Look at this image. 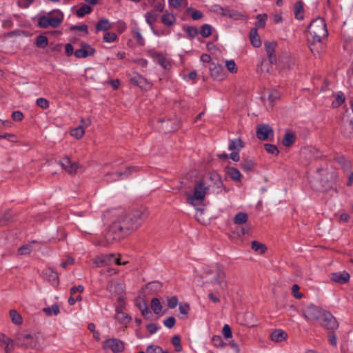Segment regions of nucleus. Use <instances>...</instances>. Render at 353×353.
<instances>
[{
    "label": "nucleus",
    "mask_w": 353,
    "mask_h": 353,
    "mask_svg": "<svg viewBox=\"0 0 353 353\" xmlns=\"http://www.w3.org/2000/svg\"><path fill=\"white\" fill-rule=\"evenodd\" d=\"M148 212L147 209L140 208L128 213L121 210L118 218L112 223L108 234L123 233L124 234L137 230L147 219Z\"/></svg>",
    "instance_id": "obj_1"
},
{
    "label": "nucleus",
    "mask_w": 353,
    "mask_h": 353,
    "mask_svg": "<svg viewBox=\"0 0 353 353\" xmlns=\"http://www.w3.org/2000/svg\"><path fill=\"white\" fill-rule=\"evenodd\" d=\"M308 32L312 38V42L310 45V50L312 52L314 50V45L316 43H321L323 39L328 35L326 23L324 19L317 17L314 19L309 25Z\"/></svg>",
    "instance_id": "obj_2"
},
{
    "label": "nucleus",
    "mask_w": 353,
    "mask_h": 353,
    "mask_svg": "<svg viewBox=\"0 0 353 353\" xmlns=\"http://www.w3.org/2000/svg\"><path fill=\"white\" fill-rule=\"evenodd\" d=\"M200 274L216 284L219 289H223L227 285L225 272L219 265L203 267Z\"/></svg>",
    "instance_id": "obj_3"
},
{
    "label": "nucleus",
    "mask_w": 353,
    "mask_h": 353,
    "mask_svg": "<svg viewBox=\"0 0 353 353\" xmlns=\"http://www.w3.org/2000/svg\"><path fill=\"white\" fill-rule=\"evenodd\" d=\"M63 14L60 10L49 12L48 15L41 16L38 19V26L41 28L59 27L63 21Z\"/></svg>",
    "instance_id": "obj_4"
},
{
    "label": "nucleus",
    "mask_w": 353,
    "mask_h": 353,
    "mask_svg": "<svg viewBox=\"0 0 353 353\" xmlns=\"http://www.w3.org/2000/svg\"><path fill=\"white\" fill-rule=\"evenodd\" d=\"M210 185H207L203 181L196 182L194 187V193L192 195L190 193H187V202L188 203L195 206L203 202L204 200L207 192L210 190Z\"/></svg>",
    "instance_id": "obj_5"
},
{
    "label": "nucleus",
    "mask_w": 353,
    "mask_h": 353,
    "mask_svg": "<svg viewBox=\"0 0 353 353\" xmlns=\"http://www.w3.org/2000/svg\"><path fill=\"white\" fill-rule=\"evenodd\" d=\"M316 179L327 188H332L338 180L337 172L331 170L328 171L327 168H319L316 170Z\"/></svg>",
    "instance_id": "obj_6"
},
{
    "label": "nucleus",
    "mask_w": 353,
    "mask_h": 353,
    "mask_svg": "<svg viewBox=\"0 0 353 353\" xmlns=\"http://www.w3.org/2000/svg\"><path fill=\"white\" fill-rule=\"evenodd\" d=\"M14 341L17 345L26 348H35L38 344L36 336L27 333H18L15 336Z\"/></svg>",
    "instance_id": "obj_7"
},
{
    "label": "nucleus",
    "mask_w": 353,
    "mask_h": 353,
    "mask_svg": "<svg viewBox=\"0 0 353 353\" xmlns=\"http://www.w3.org/2000/svg\"><path fill=\"white\" fill-rule=\"evenodd\" d=\"M324 312L325 310L319 307L310 305L304 309L303 314L308 321H319Z\"/></svg>",
    "instance_id": "obj_8"
},
{
    "label": "nucleus",
    "mask_w": 353,
    "mask_h": 353,
    "mask_svg": "<svg viewBox=\"0 0 353 353\" xmlns=\"http://www.w3.org/2000/svg\"><path fill=\"white\" fill-rule=\"evenodd\" d=\"M137 170L136 167H129L124 172L108 173L104 176V180L108 183L119 181L128 177L132 172Z\"/></svg>",
    "instance_id": "obj_9"
},
{
    "label": "nucleus",
    "mask_w": 353,
    "mask_h": 353,
    "mask_svg": "<svg viewBox=\"0 0 353 353\" xmlns=\"http://www.w3.org/2000/svg\"><path fill=\"white\" fill-rule=\"evenodd\" d=\"M319 322L321 326L327 330H335L339 327V323L335 317L325 310Z\"/></svg>",
    "instance_id": "obj_10"
},
{
    "label": "nucleus",
    "mask_w": 353,
    "mask_h": 353,
    "mask_svg": "<svg viewBox=\"0 0 353 353\" xmlns=\"http://www.w3.org/2000/svg\"><path fill=\"white\" fill-rule=\"evenodd\" d=\"M103 347L110 350L113 353H119L124 350V343L118 339H109L103 342Z\"/></svg>",
    "instance_id": "obj_11"
},
{
    "label": "nucleus",
    "mask_w": 353,
    "mask_h": 353,
    "mask_svg": "<svg viewBox=\"0 0 353 353\" xmlns=\"http://www.w3.org/2000/svg\"><path fill=\"white\" fill-rule=\"evenodd\" d=\"M95 53V50L88 43H83L81 44V48L76 50L74 52L77 58H86L92 56Z\"/></svg>",
    "instance_id": "obj_12"
},
{
    "label": "nucleus",
    "mask_w": 353,
    "mask_h": 353,
    "mask_svg": "<svg viewBox=\"0 0 353 353\" xmlns=\"http://www.w3.org/2000/svg\"><path fill=\"white\" fill-rule=\"evenodd\" d=\"M210 180L212 181V184H209L210 188H212L213 192L219 194L221 192L223 188V183L221 179L219 174L216 172H212L209 176Z\"/></svg>",
    "instance_id": "obj_13"
},
{
    "label": "nucleus",
    "mask_w": 353,
    "mask_h": 353,
    "mask_svg": "<svg viewBox=\"0 0 353 353\" xmlns=\"http://www.w3.org/2000/svg\"><path fill=\"white\" fill-rule=\"evenodd\" d=\"M124 289V284L118 281H109L106 287L107 291L112 295H120L123 294Z\"/></svg>",
    "instance_id": "obj_14"
},
{
    "label": "nucleus",
    "mask_w": 353,
    "mask_h": 353,
    "mask_svg": "<svg viewBox=\"0 0 353 353\" xmlns=\"http://www.w3.org/2000/svg\"><path fill=\"white\" fill-rule=\"evenodd\" d=\"M270 135H273V130L267 124H259L256 128V137L259 139L265 141Z\"/></svg>",
    "instance_id": "obj_15"
},
{
    "label": "nucleus",
    "mask_w": 353,
    "mask_h": 353,
    "mask_svg": "<svg viewBox=\"0 0 353 353\" xmlns=\"http://www.w3.org/2000/svg\"><path fill=\"white\" fill-rule=\"evenodd\" d=\"M130 82L143 90H148L152 86L145 78L138 74L130 78Z\"/></svg>",
    "instance_id": "obj_16"
},
{
    "label": "nucleus",
    "mask_w": 353,
    "mask_h": 353,
    "mask_svg": "<svg viewBox=\"0 0 353 353\" xmlns=\"http://www.w3.org/2000/svg\"><path fill=\"white\" fill-rule=\"evenodd\" d=\"M210 72L211 77L215 80L221 81L225 78V74L223 68L221 65L212 63L210 68Z\"/></svg>",
    "instance_id": "obj_17"
},
{
    "label": "nucleus",
    "mask_w": 353,
    "mask_h": 353,
    "mask_svg": "<svg viewBox=\"0 0 353 353\" xmlns=\"http://www.w3.org/2000/svg\"><path fill=\"white\" fill-rule=\"evenodd\" d=\"M276 43L275 42H265V49L268 57L269 61L271 64L276 63V57L275 54V48Z\"/></svg>",
    "instance_id": "obj_18"
},
{
    "label": "nucleus",
    "mask_w": 353,
    "mask_h": 353,
    "mask_svg": "<svg viewBox=\"0 0 353 353\" xmlns=\"http://www.w3.org/2000/svg\"><path fill=\"white\" fill-rule=\"evenodd\" d=\"M14 342L12 339L8 337L5 334L0 332V345L4 346L6 353H10L14 349Z\"/></svg>",
    "instance_id": "obj_19"
},
{
    "label": "nucleus",
    "mask_w": 353,
    "mask_h": 353,
    "mask_svg": "<svg viewBox=\"0 0 353 353\" xmlns=\"http://www.w3.org/2000/svg\"><path fill=\"white\" fill-rule=\"evenodd\" d=\"M330 279L335 283L344 284L350 280V274L345 271L332 273Z\"/></svg>",
    "instance_id": "obj_20"
},
{
    "label": "nucleus",
    "mask_w": 353,
    "mask_h": 353,
    "mask_svg": "<svg viewBox=\"0 0 353 353\" xmlns=\"http://www.w3.org/2000/svg\"><path fill=\"white\" fill-rule=\"evenodd\" d=\"M43 276L52 283V284L58 283V274L53 269L48 268L43 271Z\"/></svg>",
    "instance_id": "obj_21"
},
{
    "label": "nucleus",
    "mask_w": 353,
    "mask_h": 353,
    "mask_svg": "<svg viewBox=\"0 0 353 353\" xmlns=\"http://www.w3.org/2000/svg\"><path fill=\"white\" fill-rule=\"evenodd\" d=\"M157 12L158 11L155 10H150L147 12L144 15L145 21L149 25L150 28H152V26H154V23L157 21L159 17Z\"/></svg>",
    "instance_id": "obj_22"
},
{
    "label": "nucleus",
    "mask_w": 353,
    "mask_h": 353,
    "mask_svg": "<svg viewBox=\"0 0 353 353\" xmlns=\"http://www.w3.org/2000/svg\"><path fill=\"white\" fill-rule=\"evenodd\" d=\"M279 63L283 69H290L295 63L294 59L288 55L280 57L279 59Z\"/></svg>",
    "instance_id": "obj_23"
},
{
    "label": "nucleus",
    "mask_w": 353,
    "mask_h": 353,
    "mask_svg": "<svg viewBox=\"0 0 353 353\" xmlns=\"http://www.w3.org/2000/svg\"><path fill=\"white\" fill-rule=\"evenodd\" d=\"M271 339L274 342H281L288 337L287 333L282 330H276L270 335Z\"/></svg>",
    "instance_id": "obj_24"
},
{
    "label": "nucleus",
    "mask_w": 353,
    "mask_h": 353,
    "mask_svg": "<svg viewBox=\"0 0 353 353\" xmlns=\"http://www.w3.org/2000/svg\"><path fill=\"white\" fill-rule=\"evenodd\" d=\"M342 133L346 137H349L353 133V120L343 121Z\"/></svg>",
    "instance_id": "obj_25"
},
{
    "label": "nucleus",
    "mask_w": 353,
    "mask_h": 353,
    "mask_svg": "<svg viewBox=\"0 0 353 353\" xmlns=\"http://www.w3.org/2000/svg\"><path fill=\"white\" fill-rule=\"evenodd\" d=\"M116 319H117L121 323L125 324L130 322L131 318L126 313L122 311L120 307H116Z\"/></svg>",
    "instance_id": "obj_26"
},
{
    "label": "nucleus",
    "mask_w": 353,
    "mask_h": 353,
    "mask_svg": "<svg viewBox=\"0 0 353 353\" xmlns=\"http://www.w3.org/2000/svg\"><path fill=\"white\" fill-rule=\"evenodd\" d=\"M250 42L252 45L258 48L261 45V41L257 34V30L256 28H252L250 32Z\"/></svg>",
    "instance_id": "obj_27"
},
{
    "label": "nucleus",
    "mask_w": 353,
    "mask_h": 353,
    "mask_svg": "<svg viewBox=\"0 0 353 353\" xmlns=\"http://www.w3.org/2000/svg\"><path fill=\"white\" fill-rule=\"evenodd\" d=\"M153 56L157 58L158 63L161 65L164 69L168 70L170 68L171 64L167 58L157 52H154Z\"/></svg>",
    "instance_id": "obj_28"
},
{
    "label": "nucleus",
    "mask_w": 353,
    "mask_h": 353,
    "mask_svg": "<svg viewBox=\"0 0 353 353\" xmlns=\"http://www.w3.org/2000/svg\"><path fill=\"white\" fill-rule=\"evenodd\" d=\"M162 23L166 26H171L176 22V17L173 14L165 13L161 17Z\"/></svg>",
    "instance_id": "obj_29"
},
{
    "label": "nucleus",
    "mask_w": 353,
    "mask_h": 353,
    "mask_svg": "<svg viewBox=\"0 0 353 353\" xmlns=\"http://www.w3.org/2000/svg\"><path fill=\"white\" fill-rule=\"evenodd\" d=\"M280 93L275 90H272L270 92L268 96V105L272 108L274 103L279 99Z\"/></svg>",
    "instance_id": "obj_30"
},
{
    "label": "nucleus",
    "mask_w": 353,
    "mask_h": 353,
    "mask_svg": "<svg viewBox=\"0 0 353 353\" xmlns=\"http://www.w3.org/2000/svg\"><path fill=\"white\" fill-rule=\"evenodd\" d=\"M148 3L153 6L154 9L152 10L159 11L161 12L163 11L165 8V1L164 0H148Z\"/></svg>",
    "instance_id": "obj_31"
},
{
    "label": "nucleus",
    "mask_w": 353,
    "mask_h": 353,
    "mask_svg": "<svg viewBox=\"0 0 353 353\" xmlns=\"http://www.w3.org/2000/svg\"><path fill=\"white\" fill-rule=\"evenodd\" d=\"M242 148L243 144L240 139L231 140L228 145V149L231 151H240Z\"/></svg>",
    "instance_id": "obj_32"
},
{
    "label": "nucleus",
    "mask_w": 353,
    "mask_h": 353,
    "mask_svg": "<svg viewBox=\"0 0 353 353\" xmlns=\"http://www.w3.org/2000/svg\"><path fill=\"white\" fill-rule=\"evenodd\" d=\"M150 307L154 314H159L161 312L162 305L159 299L153 298L151 300Z\"/></svg>",
    "instance_id": "obj_33"
},
{
    "label": "nucleus",
    "mask_w": 353,
    "mask_h": 353,
    "mask_svg": "<svg viewBox=\"0 0 353 353\" xmlns=\"http://www.w3.org/2000/svg\"><path fill=\"white\" fill-rule=\"evenodd\" d=\"M248 216L245 212H239L234 217V223L237 225H241L247 222Z\"/></svg>",
    "instance_id": "obj_34"
},
{
    "label": "nucleus",
    "mask_w": 353,
    "mask_h": 353,
    "mask_svg": "<svg viewBox=\"0 0 353 353\" xmlns=\"http://www.w3.org/2000/svg\"><path fill=\"white\" fill-rule=\"evenodd\" d=\"M97 31H105L110 28V25L108 19H100L95 26Z\"/></svg>",
    "instance_id": "obj_35"
},
{
    "label": "nucleus",
    "mask_w": 353,
    "mask_h": 353,
    "mask_svg": "<svg viewBox=\"0 0 353 353\" xmlns=\"http://www.w3.org/2000/svg\"><path fill=\"white\" fill-rule=\"evenodd\" d=\"M295 141V136L292 132H288L285 134V137L283 139V145L285 147H289L292 145Z\"/></svg>",
    "instance_id": "obj_36"
},
{
    "label": "nucleus",
    "mask_w": 353,
    "mask_h": 353,
    "mask_svg": "<svg viewBox=\"0 0 353 353\" xmlns=\"http://www.w3.org/2000/svg\"><path fill=\"white\" fill-rule=\"evenodd\" d=\"M10 316L11 318V320H12V322L16 325H21L22 324V317L19 314V313H18L16 310H11L10 311Z\"/></svg>",
    "instance_id": "obj_37"
},
{
    "label": "nucleus",
    "mask_w": 353,
    "mask_h": 353,
    "mask_svg": "<svg viewBox=\"0 0 353 353\" xmlns=\"http://www.w3.org/2000/svg\"><path fill=\"white\" fill-rule=\"evenodd\" d=\"M252 249L259 254H263L266 250V247L263 243L254 241L252 242Z\"/></svg>",
    "instance_id": "obj_38"
},
{
    "label": "nucleus",
    "mask_w": 353,
    "mask_h": 353,
    "mask_svg": "<svg viewBox=\"0 0 353 353\" xmlns=\"http://www.w3.org/2000/svg\"><path fill=\"white\" fill-rule=\"evenodd\" d=\"M134 38L136 39L138 44L140 46H144L145 41L143 37H142L139 30L138 28H134L132 30Z\"/></svg>",
    "instance_id": "obj_39"
},
{
    "label": "nucleus",
    "mask_w": 353,
    "mask_h": 353,
    "mask_svg": "<svg viewBox=\"0 0 353 353\" xmlns=\"http://www.w3.org/2000/svg\"><path fill=\"white\" fill-rule=\"evenodd\" d=\"M228 175L231 179L234 181H240L242 176L239 170L235 168H228Z\"/></svg>",
    "instance_id": "obj_40"
},
{
    "label": "nucleus",
    "mask_w": 353,
    "mask_h": 353,
    "mask_svg": "<svg viewBox=\"0 0 353 353\" xmlns=\"http://www.w3.org/2000/svg\"><path fill=\"white\" fill-rule=\"evenodd\" d=\"M35 43L38 48H45L48 44V39L46 36L39 35L37 37Z\"/></svg>",
    "instance_id": "obj_41"
},
{
    "label": "nucleus",
    "mask_w": 353,
    "mask_h": 353,
    "mask_svg": "<svg viewBox=\"0 0 353 353\" xmlns=\"http://www.w3.org/2000/svg\"><path fill=\"white\" fill-rule=\"evenodd\" d=\"M254 163L251 159H243L241 163L243 170L245 172L251 171L254 168Z\"/></svg>",
    "instance_id": "obj_42"
},
{
    "label": "nucleus",
    "mask_w": 353,
    "mask_h": 353,
    "mask_svg": "<svg viewBox=\"0 0 353 353\" xmlns=\"http://www.w3.org/2000/svg\"><path fill=\"white\" fill-rule=\"evenodd\" d=\"M92 8L87 5L84 4L77 11V15L79 17H83L87 14H90L92 12Z\"/></svg>",
    "instance_id": "obj_43"
},
{
    "label": "nucleus",
    "mask_w": 353,
    "mask_h": 353,
    "mask_svg": "<svg viewBox=\"0 0 353 353\" xmlns=\"http://www.w3.org/2000/svg\"><path fill=\"white\" fill-rule=\"evenodd\" d=\"M172 122L170 120L162 121L161 128L165 132H170L177 129V126H172Z\"/></svg>",
    "instance_id": "obj_44"
},
{
    "label": "nucleus",
    "mask_w": 353,
    "mask_h": 353,
    "mask_svg": "<svg viewBox=\"0 0 353 353\" xmlns=\"http://www.w3.org/2000/svg\"><path fill=\"white\" fill-rule=\"evenodd\" d=\"M85 134V130L82 128V127H77L72 129L70 131V135L73 137H75L77 139H81Z\"/></svg>",
    "instance_id": "obj_45"
},
{
    "label": "nucleus",
    "mask_w": 353,
    "mask_h": 353,
    "mask_svg": "<svg viewBox=\"0 0 353 353\" xmlns=\"http://www.w3.org/2000/svg\"><path fill=\"white\" fill-rule=\"evenodd\" d=\"M43 311L48 316L57 315L59 313V308L57 305H52L50 307L43 308Z\"/></svg>",
    "instance_id": "obj_46"
},
{
    "label": "nucleus",
    "mask_w": 353,
    "mask_h": 353,
    "mask_svg": "<svg viewBox=\"0 0 353 353\" xmlns=\"http://www.w3.org/2000/svg\"><path fill=\"white\" fill-rule=\"evenodd\" d=\"M345 101V96L343 92H339L336 94V99L332 102V105L334 108L340 106Z\"/></svg>",
    "instance_id": "obj_47"
},
{
    "label": "nucleus",
    "mask_w": 353,
    "mask_h": 353,
    "mask_svg": "<svg viewBox=\"0 0 353 353\" xmlns=\"http://www.w3.org/2000/svg\"><path fill=\"white\" fill-rule=\"evenodd\" d=\"M268 19V16L265 14H258L256 16L257 21L255 23L256 28H263L265 26V21Z\"/></svg>",
    "instance_id": "obj_48"
},
{
    "label": "nucleus",
    "mask_w": 353,
    "mask_h": 353,
    "mask_svg": "<svg viewBox=\"0 0 353 353\" xmlns=\"http://www.w3.org/2000/svg\"><path fill=\"white\" fill-rule=\"evenodd\" d=\"M172 343L174 346V350L176 352H179L182 350V346L181 345V339L179 336L175 335L172 338Z\"/></svg>",
    "instance_id": "obj_49"
},
{
    "label": "nucleus",
    "mask_w": 353,
    "mask_h": 353,
    "mask_svg": "<svg viewBox=\"0 0 353 353\" xmlns=\"http://www.w3.org/2000/svg\"><path fill=\"white\" fill-rule=\"evenodd\" d=\"M212 33V27L208 24H204L201 28L200 34L203 37H208Z\"/></svg>",
    "instance_id": "obj_50"
},
{
    "label": "nucleus",
    "mask_w": 353,
    "mask_h": 353,
    "mask_svg": "<svg viewBox=\"0 0 353 353\" xmlns=\"http://www.w3.org/2000/svg\"><path fill=\"white\" fill-rule=\"evenodd\" d=\"M212 343L216 347H223L225 345L220 336H214L212 339Z\"/></svg>",
    "instance_id": "obj_51"
},
{
    "label": "nucleus",
    "mask_w": 353,
    "mask_h": 353,
    "mask_svg": "<svg viewBox=\"0 0 353 353\" xmlns=\"http://www.w3.org/2000/svg\"><path fill=\"white\" fill-rule=\"evenodd\" d=\"M187 12L191 14L193 20H199L202 18L203 14L199 10H194L191 8L187 9Z\"/></svg>",
    "instance_id": "obj_52"
},
{
    "label": "nucleus",
    "mask_w": 353,
    "mask_h": 353,
    "mask_svg": "<svg viewBox=\"0 0 353 353\" xmlns=\"http://www.w3.org/2000/svg\"><path fill=\"white\" fill-rule=\"evenodd\" d=\"M185 32L188 37L190 38H194L199 34L198 29L194 26L187 27L185 29Z\"/></svg>",
    "instance_id": "obj_53"
},
{
    "label": "nucleus",
    "mask_w": 353,
    "mask_h": 353,
    "mask_svg": "<svg viewBox=\"0 0 353 353\" xmlns=\"http://www.w3.org/2000/svg\"><path fill=\"white\" fill-rule=\"evenodd\" d=\"M264 148L265 150L270 154L276 155L279 154V150L277 147L274 145L266 143L264 145Z\"/></svg>",
    "instance_id": "obj_54"
},
{
    "label": "nucleus",
    "mask_w": 353,
    "mask_h": 353,
    "mask_svg": "<svg viewBox=\"0 0 353 353\" xmlns=\"http://www.w3.org/2000/svg\"><path fill=\"white\" fill-rule=\"evenodd\" d=\"M36 103L42 109H47L49 107V101L45 98H38L36 101Z\"/></svg>",
    "instance_id": "obj_55"
},
{
    "label": "nucleus",
    "mask_w": 353,
    "mask_h": 353,
    "mask_svg": "<svg viewBox=\"0 0 353 353\" xmlns=\"http://www.w3.org/2000/svg\"><path fill=\"white\" fill-rule=\"evenodd\" d=\"M225 66L228 71L232 73H236L237 72V68L233 60H228L225 61Z\"/></svg>",
    "instance_id": "obj_56"
},
{
    "label": "nucleus",
    "mask_w": 353,
    "mask_h": 353,
    "mask_svg": "<svg viewBox=\"0 0 353 353\" xmlns=\"http://www.w3.org/2000/svg\"><path fill=\"white\" fill-rule=\"evenodd\" d=\"M147 353H163V349L157 345H150L147 347Z\"/></svg>",
    "instance_id": "obj_57"
},
{
    "label": "nucleus",
    "mask_w": 353,
    "mask_h": 353,
    "mask_svg": "<svg viewBox=\"0 0 353 353\" xmlns=\"http://www.w3.org/2000/svg\"><path fill=\"white\" fill-rule=\"evenodd\" d=\"M32 251V246L30 245H24L20 247L18 250V253L20 255H26Z\"/></svg>",
    "instance_id": "obj_58"
},
{
    "label": "nucleus",
    "mask_w": 353,
    "mask_h": 353,
    "mask_svg": "<svg viewBox=\"0 0 353 353\" xmlns=\"http://www.w3.org/2000/svg\"><path fill=\"white\" fill-rule=\"evenodd\" d=\"M117 34L114 32H106L103 36V40L108 43H112L117 39Z\"/></svg>",
    "instance_id": "obj_59"
},
{
    "label": "nucleus",
    "mask_w": 353,
    "mask_h": 353,
    "mask_svg": "<svg viewBox=\"0 0 353 353\" xmlns=\"http://www.w3.org/2000/svg\"><path fill=\"white\" fill-rule=\"evenodd\" d=\"M175 323L176 319L174 317L172 316L168 317L163 322L164 325L170 329L172 328L174 326Z\"/></svg>",
    "instance_id": "obj_60"
},
{
    "label": "nucleus",
    "mask_w": 353,
    "mask_h": 353,
    "mask_svg": "<svg viewBox=\"0 0 353 353\" xmlns=\"http://www.w3.org/2000/svg\"><path fill=\"white\" fill-rule=\"evenodd\" d=\"M79 168V165L77 163H72L70 164L67 170H65L70 174H75Z\"/></svg>",
    "instance_id": "obj_61"
},
{
    "label": "nucleus",
    "mask_w": 353,
    "mask_h": 353,
    "mask_svg": "<svg viewBox=\"0 0 353 353\" xmlns=\"http://www.w3.org/2000/svg\"><path fill=\"white\" fill-rule=\"evenodd\" d=\"M178 305V299L174 296L168 299V307L169 308H174Z\"/></svg>",
    "instance_id": "obj_62"
},
{
    "label": "nucleus",
    "mask_w": 353,
    "mask_h": 353,
    "mask_svg": "<svg viewBox=\"0 0 353 353\" xmlns=\"http://www.w3.org/2000/svg\"><path fill=\"white\" fill-rule=\"evenodd\" d=\"M222 332H223V336L226 339L231 338L232 336L231 328L228 324H225L223 326Z\"/></svg>",
    "instance_id": "obj_63"
},
{
    "label": "nucleus",
    "mask_w": 353,
    "mask_h": 353,
    "mask_svg": "<svg viewBox=\"0 0 353 353\" xmlns=\"http://www.w3.org/2000/svg\"><path fill=\"white\" fill-rule=\"evenodd\" d=\"M71 163V161L70 159L68 157H65L64 158H63L60 161H59V164L62 167L63 169H64L65 170H67V168H68V166L70 165V164Z\"/></svg>",
    "instance_id": "obj_64"
}]
</instances>
